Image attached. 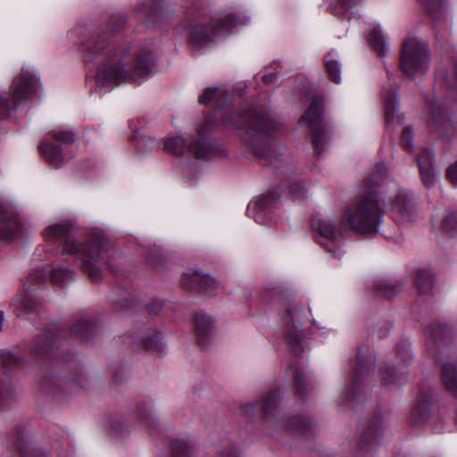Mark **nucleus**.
Instances as JSON below:
<instances>
[{"label":"nucleus","mask_w":457,"mask_h":457,"mask_svg":"<svg viewBox=\"0 0 457 457\" xmlns=\"http://www.w3.org/2000/svg\"><path fill=\"white\" fill-rule=\"evenodd\" d=\"M201 104H211L217 108L214 115L204 117L199 123L197 136L189 144L180 136H170L164 140V149L173 154H182L185 148L195 158L208 160L220 154V147L212 142L208 135L215 131L220 118L227 127L245 129L246 145L257 157L274 163L276 151L272 148V132L277 129L275 120L262 106H254L248 110H236L234 104L227 97L225 90L218 87H207L199 97Z\"/></svg>","instance_id":"nucleus-1"},{"label":"nucleus","mask_w":457,"mask_h":457,"mask_svg":"<svg viewBox=\"0 0 457 457\" xmlns=\"http://www.w3.org/2000/svg\"><path fill=\"white\" fill-rule=\"evenodd\" d=\"M386 173L384 163L378 164L364 186L365 195L347 207L343 222L345 229L357 234H375L382 223L384 212L376 187L379 186Z\"/></svg>","instance_id":"nucleus-2"},{"label":"nucleus","mask_w":457,"mask_h":457,"mask_svg":"<svg viewBox=\"0 0 457 457\" xmlns=\"http://www.w3.org/2000/svg\"><path fill=\"white\" fill-rule=\"evenodd\" d=\"M88 62L96 68V90L111 92L114 85V22L99 25L82 43Z\"/></svg>","instance_id":"nucleus-3"},{"label":"nucleus","mask_w":457,"mask_h":457,"mask_svg":"<svg viewBox=\"0 0 457 457\" xmlns=\"http://www.w3.org/2000/svg\"><path fill=\"white\" fill-rule=\"evenodd\" d=\"M425 334L429 354L441 366L445 389L457 397V363L452 356L451 349L447 347L453 337L452 329L445 325L433 323L426 329Z\"/></svg>","instance_id":"nucleus-4"},{"label":"nucleus","mask_w":457,"mask_h":457,"mask_svg":"<svg viewBox=\"0 0 457 457\" xmlns=\"http://www.w3.org/2000/svg\"><path fill=\"white\" fill-rule=\"evenodd\" d=\"M107 240L104 235H96L86 243L77 242L74 238H67L62 244V250L71 255L76 256L80 262L82 270L88 274L92 280L102 279L101 265L111 269L107 260Z\"/></svg>","instance_id":"nucleus-5"},{"label":"nucleus","mask_w":457,"mask_h":457,"mask_svg":"<svg viewBox=\"0 0 457 457\" xmlns=\"http://www.w3.org/2000/svg\"><path fill=\"white\" fill-rule=\"evenodd\" d=\"M280 400L279 392L272 390L266 396L253 404L245 406V412L250 414L255 411L256 408L262 410L263 420L265 423V430L271 437L278 438L277 429L286 428L290 433L299 432L301 436H305L311 430V422L302 417L294 418L287 424L278 416V404Z\"/></svg>","instance_id":"nucleus-6"},{"label":"nucleus","mask_w":457,"mask_h":457,"mask_svg":"<svg viewBox=\"0 0 457 457\" xmlns=\"http://www.w3.org/2000/svg\"><path fill=\"white\" fill-rule=\"evenodd\" d=\"M155 63V57L148 46L122 50L116 61V84L149 78L154 73Z\"/></svg>","instance_id":"nucleus-7"},{"label":"nucleus","mask_w":457,"mask_h":457,"mask_svg":"<svg viewBox=\"0 0 457 457\" xmlns=\"http://www.w3.org/2000/svg\"><path fill=\"white\" fill-rule=\"evenodd\" d=\"M323 102L322 97H314L300 119V124L310 129L312 144L317 156L321 155L331 138L332 125L326 119Z\"/></svg>","instance_id":"nucleus-8"},{"label":"nucleus","mask_w":457,"mask_h":457,"mask_svg":"<svg viewBox=\"0 0 457 457\" xmlns=\"http://www.w3.org/2000/svg\"><path fill=\"white\" fill-rule=\"evenodd\" d=\"M428 48L426 41L408 37L403 45L400 65L403 71L413 76L417 72H426L428 69Z\"/></svg>","instance_id":"nucleus-9"},{"label":"nucleus","mask_w":457,"mask_h":457,"mask_svg":"<svg viewBox=\"0 0 457 457\" xmlns=\"http://www.w3.org/2000/svg\"><path fill=\"white\" fill-rule=\"evenodd\" d=\"M237 19L232 14H223L212 20L210 27L195 21L190 25V42L195 46L205 45L212 39L228 33L236 26Z\"/></svg>","instance_id":"nucleus-10"},{"label":"nucleus","mask_w":457,"mask_h":457,"mask_svg":"<svg viewBox=\"0 0 457 457\" xmlns=\"http://www.w3.org/2000/svg\"><path fill=\"white\" fill-rule=\"evenodd\" d=\"M312 228L326 241V243L321 242L320 244L325 245L332 256L340 258L343 254L340 245L344 238L336 224L328 218L319 214L313 216Z\"/></svg>","instance_id":"nucleus-11"},{"label":"nucleus","mask_w":457,"mask_h":457,"mask_svg":"<svg viewBox=\"0 0 457 457\" xmlns=\"http://www.w3.org/2000/svg\"><path fill=\"white\" fill-rule=\"evenodd\" d=\"M38 79L29 69H22L21 75L13 80L12 96L13 105L16 106L29 100L38 88Z\"/></svg>","instance_id":"nucleus-12"},{"label":"nucleus","mask_w":457,"mask_h":457,"mask_svg":"<svg viewBox=\"0 0 457 457\" xmlns=\"http://www.w3.org/2000/svg\"><path fill=\"white\" fill-rule=\"evenodd\" d=\"M373 365V358L368 347H361L359 349L357 361L353 370V379L351 388L348 392H345L343 397H346L348 401H355L361 391V385Z\"/></svg>","instance_id":"nucleus-13"},{"label":"nucleus","mask_w":457,"mask_h":457,"mask_svg":"<svg viewBox=\"0 0 457 457\" xmlns=\"http://www.w3.org/2000/svg\"><path fill=\"white\" fill-rule=\"evenodd\" d=\"M181 282L185 287L196 289L207 296L216 295L220 284L212 277L197 271H187L182 275Z\"/></svg>","instance_id":"nucleus-14"},{"label":"nucleus","mask_w":457,"mask_h":457,"mask_svg":"<svg viewBox=\"0 0 457 457\" xmlns=\"http://www.w3.org/2000/svg\"><path fill=\"white\" fill-rule=\"evenodd\" d=\"M278 196L274 193H269L254 202H251L246 209L247 215H253L257 223L263 224L264 219L270 217V212L277 208Z\"/></svg>","instance_id":"nucleus-15"},{"label":"nucleus","mask_w":457,"mask_h":457,"mask_svg":"<svg viewBox=\"0 0 457 457\" xmlns=\"http://www.w3.org/2000/svg\"><path fill=\"white\" fill-rule=\"evenodd\" d=\"M393 217L396 222L410 221L413 210L407 192L401 191L392 203Z\"/></svg>","instance_id":"nucleus-16"},{"label":"nucleus","mask_w":457,"mask_h":457,"mask_svg":"<svg viewBox=\"0 0 457 457\" xmlns=\"http://www.w3.org/2000/svg\"><path fill=\"white\" fill-rule=\"evenodd\" d=\"M433 153L424 149L417 159L422 181L427 187H433L437 180V173L433 167Z\"/></svg>","instance_id":"nucleus-17"},{"label":"nucleus","mask_w":457,"mask_h":457,"mask_svg":"<svg viewBox=\"0 0 457 457\" xmlns=\"http://www.w3.org/2000/svg\"><path fill=\"white\" fill-rule=\"evenodd\" d=\"M195 337L202 346H206L213 334V322L212 318L204 313H197L195 317Z\"/></svg>","instance_id":"nucleus-18"},{"label":"nucleus","mask_w":457,"mask_h":457,"mask_svg":"<svg viewBox=\"0 0 457 457\" xmlns=\"http://www.w3.org/2000/svg\"><path fill=\"white\" fill-rule=\"evenodd\" d=\"M385 428V421L380 416L373 418L361 436V446L366 448L368 445H376L382 436Z\"/></svg>","instance_id":"nucleus-19"},{"label":"nucleus","mask_w":457,"mask_h":457,"mask_svg":"<svg viewBox=\"0 0 457 457\" xmlns=\"http://www.w3.org/2000/svg\"><path fill=\"white\" fill-rule=\"evenodd\" d=\"M0 239L12 240L19 228L20 221L12 214L7 213L3 205H0Z\"/></svg>","instance_id":"nucleus-20"},{"label":"nucleus","mask_w":457,"mask_h":457,"mask_svg":"<svg viewBox=\"0 0 457 457\" xmlns=\"http://www.w3.org/2000/svg\"><path fill=\"white\" fill-rule=\"evenodd\" d=\"M143 347L154 356H162L166 353V345L159 332L150 330L140 338Z\"/></svg>","instance_id":"nucleus-21"},{"label":"nucleus","mask_w":457,"mask_h":457,"mask_svg":"<svg viewBox=\"0 0 457 457\" xmlns=\"http://www.w3.org/2000/svg\"><path fill=\"white\" fill-rule=\"evenodd\" d=\"M384 106H385V117L386 126H393L395 124H401L403 122V117L397 112L395 105V93H383Z\"/></svg>","instance_id":"nucleus-22"},{"label":"nucleus","mask_w":457,"mask_h":457,"mask_svg":"<svg viewBox=\"0 0 457 457\" xmlns=\"http://www.w3.org/2000/svg\"><path fill=\"white\" fill-rule=\"evenodd\" d=\"M40 150L46 162L54 167L59 168L62 165L64 157L62 150L58 145L43 142L41 144Z\"/></svg>","instance_id":"nucleus-23"},{"label":"nucleus","mask_w":457,"mask_h":457,"mask_svg":"<svg viewBox=\"0 0 457 457\" xmlns=\"http://www.w3.org/2000/svg\"><path fill=\"white\" fill-rule=\"evenodd\" d=\"M13 312L17 317H21L25 313L31 312L35 307V301L27 292H21L16 295L11 304Z\"/></svg>","instance_id":"nucleus-24"},{"label":"nucleus","mask_w":457,"mask_h":457,"mask_svg":"<svg viewBox=\"0 0 457 457\" xmlns=\"http://www.w3.org/2000/svg\"><path fill=\"white\" fill-rule=\"evenodd\" d=\"M369 41L374 51L379 56H384L389 51L384 34L379 26L374 27L369 33Z\"/></svg>","instance_id":"nucleus-25"},{"label":"nucleus","mask_w":457,"mask_h":457,"mask_svg":"<svg viewBox=\"0 0 457 457\" xmlns=\"http://www.w3.org/2000/svg\"><path fill=\"white\" fill-rule=\"evenodd\" d=\"M430 395H420L417 405L411 413V422L413 425H419L427 419Z\"/></svg>","instance_id":"nucleus-26"},{"label":"nucleus","mask_w":457,"mask_h":457,"mask_svg":"<svg viewBox=\"0 0 457 457\" xmlns=\"http://www.w3.org/2000/svg\"><path fill=\"white\" fill-rule=\"evenodd\" d=\"M434 280L433 273L428 270L422 269L417 271L415 285L420 294L427 295L431 292Z\"/></svg>","instance_id":"nucleus-27"},{"label":"nucleus","mask_w":457,"mask_h":457,"mask_svg":"<svg viewBox=\"0 0 457 457\" xmlns=\"http://www.w3.org/2000/svg\"><path fill=\"white\" fill-rule=\"evenodd\" d=\"M434 21L445 19L447 16V8L444 0H420Z\"/></svg>","instance_id":"nucleus-28"},{"label":"nucleus","mask_w":457,"mask_h":457,"mask_svg":"<svg viewBox=\"0 0 457 457\" xmlns=\"http://www.w3.org/2000/svg\"><path fill=\"white\" fill-rule=\"evenodd\" d=\"M75 274L67 266H58L52 270L51 281L58 286H63L74 279Z\"/></svg>","instance_id":"nucleus-29"},{"label":"nucleus","mask_w":457,"mask_h":457,"mask_svg":"<svg viewBox=\"0 0 457 457\" xmlns=\"http://www.w3.org/2000/svg\"><path fill=\"white\" fill-rule=\"evenodd\" d=\"M71 229V224L67 222L50 225L44 231V237L46 241H54L68 235Z\"/></svg>","instance_id":"nucleus-30"},{"label":"nucleus","mask_w":457,"mask_h":457,"mask_svg":"<svg viewBox=\"0 0 457 457\" xmlns=\"http://www.w3.org/2000/svg\"><path fill=\"white\" fill-rule=\"evenodd\" d=\"M430 123L438 129L440 134H443L441 129H447L448 126H451L448 120V110L441 106H434Z\"/></svg>","instance_id":"nucleus-31"},{"label":"nucleus","mask_w":457,"mask_h":457,"mask_svg":"<svg viewBox=\"0 0 457 457\" xmlns=\"http://www.w3.org/2000/svg\"><path fill=\"white\" fill-rule=\"evenodd\" d=\"M324 63L330 79L338 84L341 81V66L338 61L331 54H327Z\"/></svg>","instance_id":"nucleus-32"},{"label":"nucleus","mask_w":457,"mask_h":457,"mask_svg":"<svg viewBox=\"0 0 457 457\" xmlns=\"http://www.w3.org/2000/svg\"><path fill=\"white\" fill-rule=\"evenodd\" d=\"M441 229L447 237L457 235V213L446 212L441 220Z\"/></svg>","instance_id":"nucleus-33"},{"label":"nucleus","mask_w":457,"mask_h":457,"mask_svg":"<svg viewBox=\"0 0 457 457\" xmlns=\"http://www.w3.org/2000/svg\"><path fill=\"white\" fill-rule=\"evenodd\" d=\"M406 364L392 367L388 370L382 371V380L386 386L393 385L397 382L396 375H403L406 373Z\"/></svg>","instance_id":"nucleus-34"},{"label":"nucleus","mask_w":457,"mask_h":457,"mask_svg":"<svg viewBox=\"0 0 457 457\" xmlns=\"http://www.w3.org/2000/svg\"><path fill=\"white\" fill-rule=\"evenodd\" d=\"M287 340L293 353L295 356H301L303 353V348L301 342V333L297 330L289 332L287 336Z\"/></svg>","instance_id":"nucleus-35"},{"label":"nucleus","mask_w":457,"mask_h":457,"mask_svg":"<svg viewBox=\"0 0 457 457\" xmlns=\"http://www.w3.org/2000/svg\"><path fill=\"white\" fill-rule=\"evenodd\" d=\"M174 457H194V451L185 440H176L172 445Z\"/></svg>","instance_id":"nucleus-36"},{"label":"nucleus","mask_w":457,"mask_h":457,"mask_svg":"<svg viewBox=\"0 0 457 457\" xmlns=\"http://www.w3.org/2000/svg\"><path fill=\"white\" fill-rule=\"evenodd\" d=\"M377 295L386 298L393 297L399 292V286L391 281H381L376 285Z\"/></svg>","instance_id":"nucleus-37"},{"label":"nucleus","mask_w":457,"mask_h":457,"mask_svg":"<svg viewBox=\"0 0 457 457\" xmlns=\"http://www.w3.org/2000/svg\"><path fill=\"white\" fill-rule=\"evenodd\" d=\"M289 370L292 372L294 378V385L295 391L298 395H303L305 393V380L303 371L299 367L290 366Z\"/></svg>","instance_id":"nucleus-38"},{"label":"nucleus","mask_w":457,"mask_h":457,"mask_svg":"<svg viewBox=\"0 0 457 457\" xmlns=\"http://www.w3.org/2000/svg\"><path fill=\"white\" fill-rule=\"evenodd\" d=\"M52 137L62 143L71 144L74 142L75 135L72 131L62 129V128H55L51 132Z\"/></svg>","instance_id":"nucleus-39"},{"label":"nucleus","mask_w":457,"mask_h":457,"mask_svg":"<svg viewBox=\"0 0 457 457\" xmlns=\"http://www.w3.org/2000/svg\"><path fill=\"white\" fill-rule=\"evenodd\" d=\"M401 145L403 148L411 151L413 148V131L411 127H405L401 136Z\"/></svg>","instance_id":"nucleus-40"},{"label":"nucleus","mask_w":457,"mask_h":457,"mask_svg":"<svg viewBox=\"0 0 457 457\" xmlns=\"http://www.w3.org/2000/svg\"><path fill=\"white\" fill-rule=\"evenodd\" d=\"M3 365L6 369H12L13 367L20 368L22 366L23 360L16 357L15 355L6 353L2 355Z\"/></svg>","instance_id":"nucleus-41"},{"label":"nucleus","mask_w":457,"mask_h":457,"mask_svg":"<svg viewBox=\"0 0 457 457\" xmlns=\"http://www.w3.org/2000/svg\"><path fill=\"white\" fill-rule=\"evenodd\" d=\"M307 190L305 188V184L303 182H294L290 186L289 194L295 199H302L306 195Z\"/></svg>","instance_id":"nucleus-42"},{"label":"nucleus","mask_w":457,"mask_h":457,"mask_svg":"<svg viewBox=\"0 0 457 457\" xmlns=\"http://www.w3.org/2000/svg\"><path fill=\"white\" fill-rule=\"evenodd\" d=\"M282 320L286 325L296 328L295 322L299 320L298 309L295 307L289 308L287 313L283 315Z\"/></svg>","instance_id":"nucleus-43"},{"label":"nucleus","mask_w":457,"mask_h":457,"mask_svg":"<svg viewBox=\"0 0 457 457\" xmlns=\"http://www.w3.org/2000/svg\"><path fill=\"white\" fill-rule=\"evenodd\" d=\"M90 328V323L87 320H80L72 327V332L79 337H85Z\"/></svg>","instance_id":"nucleus-44"},{"label":"nucleus","mask_w":457,"mask_h":457,"mask_svg":"<svg viewBox=\"0 0 457 457\" xmlns=\"http://www.w3.org/2000/svg\"><path fill=\"white\" fill-rule=\"evenodd\" d=\"M138 412L141 418L145 420V422H155L154 420L152 407L149 404H144L142 407H140Z\"/></svg>","instance_id":"nucleus-45"},{"label":"nucleus","mask_w":457,"mask_h":457,"mask_svg":"<svg viewBox=\"0 0 457 457\" xmlns=\"http://www.w3.org/2000/svg\"><path fill=\"white\" fill-rule=\"evenodd\" d=\"M215 457H239L237 448L234 445H229L227 448L220 450Z\"/></svg>","instance_id":"nucleus-46"},{"label":"nucleus","mask_w":457,"mask_h":457,"mask_svg":"<svg viewBox=\"0 0 457 457\" xmlns=\"http://www.w3.org/2000/svg\"><path fill=\"white\" fill-rule=\"evenodd\" d=\"M11 106L7 99L0 95V119H4L10 114Z\"/></svg>","instance_id":"nucleus-47"},{"label":"nucleus","mask_w":457,"mask_h":457,"mask_svg":"<svg viewBox=\"0 0 457 457\" xmlns=\"http://www.w3.org/2000/svg\"><path fill=\"white\" fill-rule=\"evenodd\" d=\"M146 308L150 315H157L162 309V303L159 300H153Z\"/></svg>","instance_id":"nucleus-48"},{"label":"nucleus","mask_w":457,"mask_h":457,"mask_svg":"<svg viewBox=\"0 0 457 457\" xmlns=\"http://www.w3.org/2000/svg\"><path fill=\"white\" fill-rule=\"evenodd\" d=\"M446 176L449 181L457 187V161L447 169Z\"/></svg>","instance_id":"nucleus-49"},{"label":"nucleus","mask_w":457,"mask_h":457,"mask_svg":"<svg viewBox=\"0 0 457 457\" xmlns=\"http://www.w3.org/2000/svg\"><path fill=\"white\" fill-rule=\"evenodd\" d=\"M162 16V11L158 8L151 10L147 16V22H154L155 19L159 20Z\"/></svg>","instance_id":"nucleus-50"},{"label":"nucleus","mask_w":457,"mask_h":457,"mask_svg":"<svg viewBox=\"0 0 457 457\" xmlns=\"http://www.w3.org/2000/svg\"><path fill=\"white\" fill-rule=\"evenodd\" d=\"M44 277V271L40 269L33 270L29 275V280L31 282H37Z\"/></svg>","instance_id":"nucleus-51"},{"label":"nucleus","mask_w":457,"mask_h":457,"mask_svg":"<svg viewBox=\"0 0 457 457\" xmlns=\"http://www.w3.org/2000/svg\"><path fill=\"white\" fill-rule=\"evenodd\" d=\"M340 5L345 10H350L353 6L356 4V0H338Z\"/></svg>","instance_id":"nucleus-52"},{"label":"nucleus","mask_w":457,"mask_h":457,"mask_svg":"<svg viewBox=\"0 0 457 457\" xmlns=\"http://www.w3.org/2000/svg\"><path fill=\"white\" fill-rule=\"evenodd\" d=\"M50 347V345L48 344L45 345L44 347H41L40 345H38V344L37 343L35 347H34V352L37 353V354H44L47 352L48 348Z\"/></svg>","instance_id":"nucleus-53"},{"label":"nucleus","mask_w":457,"mask_h":457,"mask_svg":"<svg viewBox=\"0 0 457 457\" xmlns=\"http://www.w3.org/2000/svg\"><path fill=\"white\" fill-rule=\"evenodd\" d=\"M275 79H276V76L273 73L265 74L262 77V81L266 85H270L271 83H273L275 81Z\"/></svg>","instance_id":"nucleus-54"},{"label":"nucleus","mask_w":457,"mask_h":457,"mask_svg":"<svg viewBox=\"0 0 457 457\" xmlns=\"http://www.w3.org/2000/svg\"><path fill=\"white\" fill-rule=\"evenodd\" d=\"M3 325V312H0V329L2 328Z\"/></svg>","instance_id":"nucleus-55"},{"label":"nucleus","mask_w":457,"mask_h":457,"mask_svg":"<svg viewBox=\"0 0 457 457\" xmlns=\"http://www.w3.org/2000/svg\"><path fill=\"white\" fill-rule=\"evenodd\" d=\"M411 360V356L408 355L407 357V360L405 361V362H407V361Z\"/></svg>","instance_id":"nucleus-56"}]
</instances>
